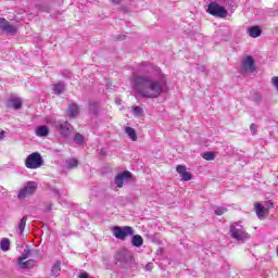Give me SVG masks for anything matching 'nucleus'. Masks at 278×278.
<instances>
[{
    "label": "nucleus",
    "mask_w": 278,
    "mask_h": 278,
    "mask_svg": "<svg viewBox=\"0 0 278 278\" xmlns=\"http://www.w3.org/2000/svg\"><path fill=\"white\" fill-rule=\"evenodd\" d=\"M132 88L146 99H157L162 94V84L150 77L137 76L132 79Z\"/></svg>",
    "instance_id": "f257e3e1"
},
{
    "label": "nucleus",
    "mask_w": 278,
    "mask_h": 278,
    "mask_svg": "<svg viewBox=\"0 0 278 278\" xmlns=\"http://www.w3.org/2000/svg\"><path fill=\"white\" fill-rule=\"evenodd\" d=\"M230 236L231 238H233V240H237V242H244L245 240H249L251 238V235L244 231L242 225H231Z\"/></svg>",
    "instance_id": "f03ea898"
},
{
    "label": "nucleus",
    "mask_w": 278,
    "mask_h": 278,
    "mask_svg": "<svg viewBox=\"0 0 278 278\" xmlns=\"http://www.w3.org/2000/svg\"><path fill=\"white\" fill-rule=\"evenodd\" d=\"M45 161H42V156L38 152H34L29 154L25 161L26 168L36 169L42 166Z\"/></svg>",
    "instance_id": "7ed1b4c3"
},
{
    "label": "nucleus",
    "mask_w": 278,
    "mask_h": 278,
    "mask_svg": "<svg viewBox=\"0 0 278 278\" xmlns=\"http://www.w3.org/2000/svg\"><path fill=\"white\" fill-rule=\"evenodd\" d=\"M206 12L212 16H217L218 18H226L227 16V10L216 2H211Z\"/></svg>",
    "instance_id": "20e7f679"
},
{
    "label": "nucleus",
    "mask_w": 278,
    "mask_h": 278,
    "mask_svg": "<svg viewBox=\"0 0 278 278\" xmlns=\"http://www.w3.org/2000/svg\"><path fill=\"white\" fill-rule=\"evenodd\" d=\"M134 233V228L131 226H115L113 228V236L117 238V240H125L127 237Z\"/></svg>",
    "instance_id": "39448f33"
},
{
    "label": "nucleus",
    "mask_w": 278,
    "mask_h": 278,
    "mask_svg": "<svg viewBox=\"0 0 278 278\" xmlns=\"http://www.w3.org/2000/svg\"><path fill=\"white\" fill-rule=\"evenodd\" d=\"M255 71V60L249 55L241 63V75H251Z\"/></svg>",
    "instance_id": "423d86ee"
},
{
    "label": "nucleus",
    "mask_w": 278,
    "mask_h": 278,
    "mask_svg": "<svg viewBox=\"0 0 278 278\" xmlns=\"http://www.w3.org/2000/svg\"><path fill=\"white\" fill-rule=\"evenodd\" d=\"M38 189V185L35 181H28L27 185L20 191L17 199L23 200L27 197H31Z\"/></svg>",
    "instance_id": "0eeeda50"
},
{
    "label": "nucleus",
    "mask_w": 278,
    "mask_h": 278,
    "mask_svg": "<svg viewBox=\"0 0 278 278\" xmlns=\"http://www.w3.org/2000/svg\"><path fill=\"white\" fill-rule=\"evenodd\" d=\"M134 175H131V172L124 170L123 173H119L115 177V185L117 188H123L125 185V181H129V179H132Z\"/></svg>",
    "instance_id": "6e6552de"
},
{
    "label": "nucleus",
    "mask_w": 278,
    "mask_h": 278,
    "mask_svg": "<svg viewBox=\"0 0 278 278\" xmlns=\"http://www.w3.org/2000/svg\"><path fill=\"white\" fill-rule=\"evenodd\" d=\"M0 29L10 36H14L17 31L16 26L10 24L8 20L0 17Z\"/></svg>",
    "instance_id": "1a4fd4ad"
},
{
    "label": "nucleus",
    "mask_w": 278,
    "mask_h": 278,
    "mask_svg": "<svg viewBox=\"0 0 278 278\" xmlns=\"http://www.w3.org/2000/svg\"><path fill=\"white\" fill-rule=\"evenodd\" d=\"M176 172L180 176V181H190V180H192V173L188 172L186 166L178 165L176 167Z\"/></svg>",
    "instance_id": "9d476101"
},
{
    "label": "nucleus",
    "mask_w": 278,
    "mask_h": 278,
    "mask_svg": "<svg viewBox=\"0 0 278 278\" xmlns=\"http://www.w3.org/2000/svg\"><path fill=\"white\" fill-rule=\"evenodd\" d=\"M58 129H60L61 136L66 138L70 134H73V125L68 122H59Z\"/></svg>",
    "instance_id": "9b49d317"
},
{
    "label": "nucleus",
    "mask_w": 278,
    "mask_h": 278,
    "mask_svg": "<svg viewBox=\"0 0 278 278\" xmlns=\"http://www.w3.org/2000/svg\"><path fill=\"white\" fill-rule=\"evenodd\" d=\"M8 108H13V110H21L23 108V101L21 98H11Z\"/></svg>",
    "instance_id": "f8f14e48"
},
{
    "label": "nucleus",
    "mask_w": 278,
    "mask_h": 278,
    "mask_svg": "<svg viewBox=\"0 0 278 278\" xmlns=\"http://www.w3.org/2000/svg\"><path fill=\"white\" fill-rule=\"evenodd\" d=\"M17 264L20 268H23L25 270V269L34 268V266H36V261L35 260L17 261Z\"/></svg>",
    "instance_id": "ddd939ff"
},
{
    "label": "nucleus",
    "mask_w": 278,
    "mask_h": 278,
    "mask_svg": "<svg viewBox=\"0 0 278 278\" xmlns=\"http://www.w3.org/2000/svg\"><path fill=\"white\" fill-rule=\"evenodd\" d=\"M67 114H68L70 118H75V116H77V114H79V106L75 103L68 104Z\"/></svg>",
    "instance_id": "4468645a"
},
{
    "label": "nucleus",
    "mask_w": 278,
    "mask_h": 278,
    "mask_svg": "<svg viewBox=\"0 0 278 278\" xmlns=\"http://www.w3.org/2000/svg\"><path fill=\"white\" fill-rule=\"evenodd\" d=\"M248 34L251 38H260L262 36V29L257 26H251L248 28Z\"/></svg>",
    "instance_id": "2eb2a0df"
},
{
    "label": "nucleus",
    "mask_w": 278,
    "mask_h": 278,
    "mask_svg": "<svg viewBox=\"0 0 278 278\" xmlns=\"http://www.w3.org/2000/svg\"><path fill=\"white\" fill-rule=\"evenodd\" d=\"M255 212L260 218H265V216H266L265 214H266V212H268V208H266L265 206H262V204H260V203H256Z\"/></svg>",
    "instance_id": "dca6fc26"
},
{
    "label": "nucleus",
    "mask_w": 278,
    "mask_h": 278,
    "mask_svg": "<svg viewBox=\"0 0 278 278\" xmlns=\"http://www.w3.org/2000/svg\"><path fill=\"white\" fill-rule=\"evenodd\" d=\"M144 244V239H142V236L140 235H135L132 236V247L140 248Z\"/></svg>",
    "instance_id": "f3484780"
},
{
    "label": "nucleus",
    "mask_w": 278,
    "mask_h": 278,
    "mask_svg": "<svg viewBox=\"0 0 278 278\" xmlns=\"http://www.w3.org/2000/svg\"><path fill=\"white\" fill-rule=\"evenodd\" d=\"M125 131L129 136L130 140H132V142H136V140H138V134H136V129L131 127H126Z\"/></svg>",
    "instance_id": "a211bd4d"
},
{
    "label": "nucleus",
    "mask_w": 278,
    "mask_h": 278,
    "mask_svg": "<svg viewBox=\"0 0 278 278\" xmlns=\"http://www.w3.org/2000/svg\"><path fill=\"white\" fill-rule=\"evenodd\" d=\"M37 136H39L40 138H45V137L49 136V127L39 126L37 128Z\"/></svg>",
    "instance_id": "6ab92c4d"
},
{
    "label": "nucleus",
    "mask_w": 278,
    "mask_h": 278,
    "mask_svg": "<svg viewBox=\"0 0 278 278\" xmlns=\"http://www.w3.org/2000/svg\"><path fill=\"white\" fill-rule=\"evenodd\" d=\"M61 270H62V266H61L60 261H58V262L52 266V269H51L52 276H53V277H60V271H61Z\"/></svg>",
    "instance_id": "aec40b11"
},
{
    "label": "nucleus",
    "mask_w": 278,
    "mask_h": 278,
    "mask_svg": "<svg viewBox=\"0 0 278 278\" xmlns=\"http://www.w3.org/2000/svg\"><path fill=\"white\" fill-rule=\"evenodd\" d=\"M212 210L216 216H223V214H227V207L225 206H213Z\"/></svg>",
    "instance_id": "412c9836"
},
{
    "label": "nucleus",
    "mask_w": 278,
    "mask_h": 278,
    "mask_svg": "<svg viewBox=\"0 0 278 278\" xmlns=\"http://www.w3.org/2000/svg\"><path fill=\"white\" fill-rule=\"evenodd\" d=\"M0 249L1 251H10V239L3 238L0 240Z\"/></svg>",
    "instance_id": "4be33fe9"
},
{
    "label": "nucleus",
    "mask_w": 278,
    "mask_h": 278,
    "mask_svg": "<svg viewBox=\"0 0 278 278\" xmlns=\"http://www.w3.org/2000/svg\"><path fill=\"white\" fill-rule=\"evenodd\" d=\"M27 225V217H23L21 220H20V224H18V233L20 236H23V232L25 231V227Z\"/></svg>",
    "instance_id": "5701e85b"
},
{
    "label": "nucleus",
    "mask_w": 278,
    "mask_h": 278,
    "mask_svg": "<svg viewBox=\"0 0 278 278\" xmlns=\"http://www.w3.org/2000/svg\"><path fill=\"white\" fill-rule=\"evenodd\" d=\"M203 160H206V162H212L213 160H216V154L214 152H205L202 154Z\"/></svg>",
    "instance_id": "b1692460"
},
{
    "label": "nucleus",
    "mask_w": 278,
    "mask_h": 278,
    "mask_svg": "<svg viewBox=\"0 0 278 278\" xmlns=\"http://www.w3.org/2000/svg\"><path fill=\"white\" fill-rule=\"evenodd\" d=\"M131 112H132L134 116H136V118H138V117L142 116V114H144V111L140 106H132Z\"/></svg>",
    "instance_id": "393cba45"
},
{
    "label": "nucleus",
    "mask_w": 278,
    "mask_h": 278,
    "mask_svg": "<svg viewBox=\"0 0 278 278\" xmlns=\"http://www.w3.org/2000/svg\"><path fill=\"white\" fill-rule=\"evenodd\" d=\"M30 255H31V250L25 249L22 255L18 257L17 262H25V260H27V257H29Z\"/></svg>",
    "instance_id": "a878e982"
},
{
    "label": "nucleus",
    "mask_w": 278,
    "mask_h": 278,
    "mask_svg": "<svg viewBox=\"0 0 278 278\" xmlns=\"http://www.w3.org/2000/svg\"><path fill=\"white\" fill-rule=\"evenodd\" d=\"M77 166H79V161H77V159L67 160V167L68 168H77Z\"/></svg>",
    "instance_id": "bb28decb"
},
{
    "label": "nucleus",
    "mask_w": 278,
    "mask_h": 278,
    "mask_svg": "<svg viewBox=\"0 0 278 278\" xmlns=\"http://www.w3.org/2000/svg\"><path fill=\"white\" fill-rule=\"evenodd\" d=\"M54 94H62L64 92V85L56 84L53 87Z\"/></svg>",
    "instance_id": "cd10ccee"
},
{
    "label": "nucleus",
    "mask_w": 278,
    "mask_h": 278,
    "mask_svg": "<svg viewBox=\"0 0 278 278\" xmlns=\"http://www.w3.org/2000/svg\"><path fill=\"white\" fill-rule=\"evenodd\" d=\"M74 142H76V144H81L84 142V137L81 134H76L74 136Z\"/></svg>",
    "instance_id": "c85d7f7f"
},
{
    "label": "nucleus",
    "mask_w": 278,
    "mask_h": 278,
    "mask_svg": "<svg viewBox=\"0 0 278 278\" xmlns=\"http://www.w3.org/2000/svg\"><path fill=\"white\" fill-rule=\"evenodd\" d=\"M250 131H252V134H257V125L251 124Z\"/></svg>",
    "instance_id": "c756f323"
},
{
    "label": "nucleus",
    "mask_w": 278,
    "mask_h": 278,
    "mask_svg": "<svg viewBox=\"0 0 278 278\" xmlns=\"http://www.w3.org/2000/svg\"><path fill=\"white\" fill-rule=\"evenodd\" d=\"M254 101H256V103H260L262 101V96H260V93H254Z\"/></svg>",
    "instance_id": "7c9ffc66"
},
{
    "label": "nucleus",
    "mask_w": 278,
    "mask_h": 278,
    "mask_svg": "<svg viewBox=\"0 0 278 278\" xmlns=\"http://www.w3.org/2000/svg\"><path fill=\"white\" fill-rule=\"evenodd\" d=\"M266 207H267V210H273V207H275V204L271 201H267Z\"/></svg>",
    "instance_id": "2f4dec72"
},
{
    "label": "nucleus",
    "mask_w": 278,
    "mask_h": 278,
    "mask_svg": "<svg viewBox=\"0 0 278 278\" xmlns=\"http://www.w3.org/2000/svg\"><path fill=\"white\" fill-rule=\"evenodd\" d=\"M52 207H53V203L46 204V212H51Z\"/></svg>",
    "instance_id": "473e14b6"
},
{
    "label": "nucleus",
    "mask_w": 278,
    "mask_h": 278,
    "mask_svg": "<svg viewBox=\"0 0 278 278\" xmlns=\"http://www.w3.org/2000/svg\"><path fill=\"white\" fill-rule=\"evenodd\" d=\"M5 138V130H0V140H3Z\"/></svg>",
    "instance_id": "72a5a7b5"
},
{
    "label": "nucleus",
    "mask_w": 278,
    "mask_h": 278,
    "mask_svg": "<svg viewBox=\"0 0 278 278\" xmlns=\"http://www.w3.org/2000/svg\"><path fill=\"white\" fill-rule=\"evenodd\" d=\"M147 270H151L153 268V263H148L146 265Z\"/></svg>",
    "instance_id": "f704fd0d"
},
{
    "label": "nucleus",
    "mask_w": 278,
    "mask_h": 278,
    "mask_svg": "<svg viewBox=\"0 0 278 278\" xmlns=\"http://www.w3.org/2000/svg\"><path fill=\"white\" fill-rule=\"evenodd\" d=\"M112 1H113V3L118 4V3H121V1H123V0H112Z\"/></svg>",
    "instance_id": "c9c22d12"
},
{
    "label": "nucleus",
    "mask_w": 278,
    "mask_h": 278,
    "mask_svg": "<svg viewBox=\"0 0 278 278\" xmlns=\"http://www.w3.org/2000/svg\"><path fill=\"white\" fill-rule=\"evenodd\" d=\"M122 40H125V35L123 36Z\"/></svg>",
    "instance_id": "e433bc0d"
}]
</instances>
